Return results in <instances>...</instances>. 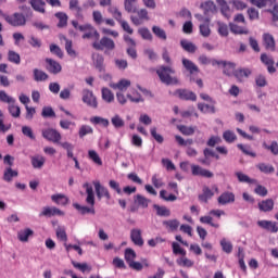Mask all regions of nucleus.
<instances>
[{"label":"nucleus","instance_id":"7","mask_svg":"<svg viewBox=\"0 0 278 278\" xmlns=\"http://www.w3.org/2000/svg\"><path fill=\"white\" fill-rule=\"evenodd\" d=\"M83 103H86V105L93 109H97L99 106V103L97 102V97H94V93L89 89L83 90Z\"/></svg>","mask_w":278,"mask_h":278},{"label":"nucleus","instance_id":"56","mask_svg":"<svg viewBox=\"0 0 278 278\" xmlns=\"http://www.w3.org/2000/svg\"><path fill=\"white\" fill-rule=\"evenodd\" d=\"M90 134H94V129H92L89 125H83L79 128L78 136L79 138H85V136H88Z\"/></svg>","mask_w":278,"mask_h":278},{"label":"nucleus","instance_id":"1","mask_svg":"<svg viewBox=\"0 0 278 278\" xmlns=\"http://www.w3.org/2000/svg\"><path fill=\"white\" fill-rule=\"evenodd\" d=\"M83 188H86V203L90 206H81L77 203L74 204L75 210L79 211L81 214H94V190L90 184L86 182Z\"/></svg>","mask_w":278,"mask_h":278},{"label":"nucleus","instance_id":"60","mask_svg":"<svg viewBox=\"0 0 278 278\" xmlns=\"http://www.w3.org/2000/svg\"><path fill=\"white\" fill-rule=\"evenodd\" d=\"M0 101L2 103H16V99L8 96V93L4 90H0Z\"/></svg>","mask_w":278,"mask_h":278},{"label":"nucleus","instance_id":"39","mask_svg":"<svg viewBox=\"0 0 278 278\" xmlns=\"http://www.w3.org/2000/svg\"><path fill=\"white\" fill-rule=\"evenodd\" d=\"M14 177H18V172L12 169V167H8L3 174L4 181H8V184H10V181H12Z\"/></svg>","mask_w":278,"mask_h":278},{"label":"nucleus","instance_id":"22","mask_svg":"<svg viewBox=\"0 0 278 278\" xmlns=\"http://www.w3.org/2000/svg\"><path fill=\"white\" fill-rule=\"evenodd\" d=\"M261 61L263 62V64H265V66H267L268 73L270 74L276 73L277 70L275 68V60H273V56H268L267 54H262Z\"/></svg>","mask_w":278,"mask_h":278},{"label":"nucleus","instance_id":"26","mask_svg":"<svg viewBox=\"0 0 278 278\" xmlns=\"http://www.w3.org/2000/svg\"><path fill=\"white\" fill-rule=\"evenodd\" d=\"M30 5L35 12H39L40 14H45L47 11L45 10L47 2L45 0H30Z\"/></svg>","mask_w":278,"mask_h":278},{"label":"nucleus","instance_id":"2","mask_svg":"<svg viewBox=\"0 0 278 278\" xmlns=\"http://www.w3.org/2000/svg\"><path fill=\"white\" fill-rule=\"evenodd\" d=\"M156 74L159 75L161 81L167 86H170V84H177V78L172 76L175 75V71L170 66H161L156 71Z\"/></svg>","mask_w":278,"mask_h":278},{"label":"nucleus","instance_id":"30","mask_svg":"<svg viewBox=\"0 0 278 278\" xmlns=\"http://www.w3.org/2000/svg\"><path fill=\"white\" fill-rule=\"evenodd\" d=\"M179 225L180 223L178 222V219H167L163 222V226L165 227V229H167V231H177L179 229Z\"/></svg>","mask_w":278,"mask_h":278},{"label":"nucleus","instance_id":"21","mask_svg":"<svg viewBox=\"0 0 278 278\" xmlns=\"http://www.w3.org/2000/svg\"><path fill=\"white\" fill-rule=\"evenodd\" d=\"M182 66L189 73V75H194V73H199V66H197V64H194V62L189 59H182Z\"/></svg>","mask_w":278,"mask_h":278},{"label":"nucleus","instance_id":"37","mask_svg":"<svg viewBox=\"0 0 278 278\" xmlns=\"http://www.w3.org/2000/svg\"><path fill=\"white\" fill-rule=\"evenodd\" d=\"M60 147H62V149L66 151L67 157H70L71 160H73V157H76L73 153V151L75 150V146H73V143L65 141L63 143H60Z\"/></svg>","mask_w":278,"mask_h":278},{"label":"nucleus","instance_id":"14","mask_svg":"<svg viewBox=\"0 0 278 278\" xmlns=\"http://www.w3.org/2000/svg\"><path fill=\"white\" fill-rule=\"evenodd\" d=\"M257 225L262 229H266V231H270L271 233H277V231H278V224H277V222L258 220Z\"/></svg>","mask_w":278,"mask_h":278},{"label":"nucleus","instance_id":"3","mask_svg":"<svg viewBox=\"0 0 278 278\" xmlns=\"http://www.w3.org/2000/svg\"><path fill=\"white\" fill-rule=\"evenodd\" d=\"M3 18L11 27H25L27 25V17L23 13L15 12L12 15L4 13Z\"/></svg>","mask_w":278,"mask_h":278},{"label":"nucleus","instance_id":"18","mask_svg":"<svg viewBox=\"0 0 278 278\" xmlns=\"http://www.w3.org/2000/svg\"><path fill=\"white\" fill-rule=\"evenodd\" d=\"M200 8L203 10L205 16H208V14H216L217 12L216 3L212 0L203 2Z\"/></svg>","mask_w":278,"mask_h":278},{"label":"nucleus","instance_id":"52","mask_svg":"<svg viewBox=\"0 0 278 278\" xmlns=\"http://www.w3.org/2000/svg\"><path fill=\"white\" fill-rule=\"evenodd\" d=\"M153 207L156 211L157 216H165V217L170 216V210H168V207L161 206V205H157V204H154Z\"/></svg>","mask_w":278,"mask_h":278},{"label":"nucleus","instance_id":"25","mask_svg":"<svg viewBox=\"0 0 278 278\" xmlns=\"http://www.w3.org/2000/svg\"><path fill=\"white\" fill-rule=\"evenodd\" d=\"M45 162H47V159H45V156L37 154L30 157V163L33 168H42V166H45Z\"/></svg>","mask_w":278,"mask_h":278},{"label":"nucleus","instance_id":"49","mask_svg":"<svg viewBox=\"0 0 278 278\" xmlns=\"http://www.w3.org/2000/svg\"><path fill=\"white\" fill-rule=\"evenodd\" d=\"M233 75L237 79H239V81H242V79H244V77H249V75H251V70H249V68L236 70Z\"/></svg>","mask_w":278,"mask_h":278},{"label":"nucleus","instance_id":"17","mask_svg":"<svg viewBox=\"0 0 278 278\" xmlns=\"http://www.w3.org/2000/svg\"><path fill=\"white\" fill-rule=\"evenodd\" d=\"M129 86H131V80L129 79H121L118 83H110V88L119 90L118 92H125Z\"/></svg>","mask_w":278,"mask_h":278},{"label":"nucleus","instance_id":"40","mask_svg":"<svg viewBox=\"0 0 278 278\" xmlns=\"http://www.w3.org/2000/svg\"><path fill=\"white\" fill-rule=\"evenodd\" d=\"M152 33L154 34V36H156V38H159L160 40H167V36H166V30H164V28L160 27V26H152Z\"/></svg>","mask_w":278,"mask_h":278},{"label":"nucleus","instance_id":"63","mask_svg":"<svg viewBox=\"0 0 278 278\" xmlns=\"http://www.w3.org/2000/svg\"><path fill=\"white\" fill-rule=\"evenodd\" d=\"M125 260H126L127 264H129L130 262H134L136 260V251H134L130 248L126 249L125 250Z\"/></svg>","mask_w":278,"mask_h":278},{"label":"nucleus","instance_id":"27","mask_svg":"<svg viewBox=\"0 0 278 278\" xmlns=\"http://www.w3.org/2000/svg\"><path fill=\"white\" fill-rule=\"evenodd\" d=\"M51 201L56 205H68V197L64 193H56L51 195Z\"/></svg>","mask_w":278,"mask_h":278},{"label":"nucleus","instance_id":"43","mask_svg":"<svg viewBox=\"0 0 278 278\" xmlns=\"http://www.w3.org/2000/svg\"><path fill=\"white\" fill-rule=\"evenodd\" d=\"M88 157L93 162V164H97L98 166H103V161H101V156H99V153L94 150L88 151Z\"/></svg>","mask_w":278,"mask_h":278},{"label":"nucleus","instance_id":"47","mask_svg":"<svg viewBox=\"0 0 278 278\" xmlns=\"http://www.w3.org/2000/svg\"><path fill=\"white\" fill-rule=\"evenodd\" d=\"M178 266H182L185 268H192L194 266V262H192L190 258L186 257V255H182L177 261Z\"/></svg>","mask_w":278,"mask_h":278},{"label":"nucleus","instance_id":"10","mask_svg":"<svg viewBox=\"0 0 278 278\" xmlns=\"http://www.w3.org/2000/svg\"><path fill=\"white\" fill-rule=\"evenodd\" d=\"M191 173L194 177H205L206 179H212V177H214V173L199 165H191Z\"/></svg>","mask_w":278,"mask_h":278},{"label":"nucleus","instance_id":"20","mask_svg":"<svg viewBox=\"0 0 278 278\" xmlns=\"http://www.w3.org/2000/svg\"><path fill=\"white\" fill-rule=\"evenodd\" d=\"M263 45L267 51H275V37L268 33H265L263 35Z\"/></svg>","mask_w":278,"mask_h":278},{"label":"nucleus","instance_id":"28","mask_svg":"<svg viewBox=\"0 0 278 278\" xmlns=\"http://www.w3.org/2000/svg\"><path fill=\"white\" fill-rule=\"evenodd\" d=\"M180 47L184 49V51H187V53H197V45L187 39L180 40Z\"/></svg>","mask_w":278,"mask_h":278},{"label":"nucleus","instance_id":"12","mask_svg":"<svg viewBox=\"0 0 278 278\" xmlns=\"http://www.w3.org/2000/svg\"><path fill=\"white\" fill-rule=\"evenodd\" d=\"M130 240L136 247H144V239H142V230L134 228L130 230Z\"/></svg>","mask_w":278,"mask_h":278},{"label":"nucleus","instance_id":"54","mask_svg":"<svg viewBox=\"0 0 278 278\" xmlns=\"http://www.w3.org/2000/svg\"><path fill=\"white\" fill-rule=\"evenodd\" d=\"M256 168H258V170H261V173H265V175L275 173V167L273 165H268L266 163H258L256 165Z\"/></svg>","mask_w":278,"mask_h":278},{"label":"nucleus","instance_id":"31","mask_svg":"<svg viewBox=\"0 0 278 278\" xmlns=\"http://www.w3.org/2000/svg\"><path fill=\"white\" fill-rule=\"evenodd\" d=\"M29 236H34V230L26 228L24 230H20L17 232V239L20 242H28L29 241Z\"/></svg>","mask_w":278,"mask_h":278},{"label":"nucleus","instance_id":"16","mask_svg":"<svg viewBox=\"0 0 278 278\" xmlns=\"http://www.w3.org/2000/svg\"><path fill=\"white\" fill-rule=\"evenodd\" d=\"M47 71H49L52 75H58V73H62V65L52 59H46Z\"/></svg>","mask_w":278,"mask_h":278},{"label":"nucleus","instance_id":"35","mask_svg":"<svg viewBox=\"0 0 278 278\" xmlns=\"http://www.w3.org/2000/svg\"><path fill=\"white\" fill-rule=\"evenodd\" d=\"M90 123H92V125H101L102 127H110V119L101 116L91 117Z\"/></svg>","mask_w":278,"mask_h":278},{"label":"nucleus","instance_id":"34","mask_svg":"<svg viewBox=\"0 0 278 278\" xmlns=\"http://www.w3.org/2000/svg\"><path fill=\"white\" fill-rule=\"evenodd\" d=\"M198 110L203 114H216V108L205 103H198Z\"/></svg>","mask_w":278,"mask_h":278},{"label":"nucleus","instance_id":"33","mask_svg":"<svg viewBox=\"0 0 278 278\" xmlns=\"http://www.w3.org/2000/svg\"><path fill=\"white\" fill-rule=\"evenodd\" d=\"M33 75L36 81H47L49 79V75L42 70L35 68Z\"/></svg>","mask_w":278,"mask_h":278},{"label":"nucleus","instance_id":"19","mask_svg":"<svg viewBox=\"0 0 278 278\" xmlns=\"http://www.w3.org/2000/svg\"><path fill=\"white\" fill-rule=\"evenodd\" d=\"M93 66L99 71V73H104L105 72V59L99 54V53H93Z\"/></svg>","mask_w":278,"mask_h":278},{"label":"nucleus","instance_id":"32","mask_svg":"<svg viewBox=\"0 0 278 278\" xmlns=\"http://www.w3.org/2000/svg\"><path fill=\"white\" fill-rule=\"evenodd\" d=\"M70 10L76 13L77 18H84L81 7H79V0H70Z\"/></svg>","mask_w":278,"mask_h":278},{"label":"nucleus","instance_id":"55","mask_svg":"<svg viewBox=\"0 0 278 278\" xmlns=\"http://www.w3.org/2000/svg\"><path fill=\"white\" fill-rule=\"evenodd\" d=\"M65 40V50L66 53L71 56V58H77V52L73 49V41L66 39V37H64Z\"/></svg>","mask_w":278,"mask_h":278},{"label":"nucleus","instance_id":"48","mask_svg":"<svg viewBox=\"0 0 278 278\" xmlns=\"http://www.w3.org/2000/svg\"><path fill=\"white\" fill-rule=\"evenodd\" d=\"M83 38L84 40L93 38L96 41H98L99 38H101V35H99V31L91 26V29H88L87 33L83 35Z\"/></svg>","mask_w":278,"mask_h":278},{"label":"nucleus","instance_id":"36","mask_svg":"<svg viewBox=\"0 0 278 278\" xmlns=\"http://www.w3.org/2000/svg\"><path fill=\"white\" fill-rule=\"evenodd\" d=\"M236 177L240 184H257V180L251 179L247 174L242 172H237Z\"/></svg>","mask_w":278,"mask_h":278},{"label":"nucleus","instance_id":"41","mask_svg":"<svg viewBox=\"0 0 278 278\" xmlns=\"http://www.w3.org/2000/svg\"><path fill=\"white\" fill-rule=\"evenodd\" d=\"M212 197H214V192L211 191L210 188L204 187L203 193L199 195V201H202V203H207V201H210V199H212Z\"/></svg>","mask_w":278,"mask_h":278},{"label":"nucleus","instance_id":"15","mask_svg":"<svg viewBox=\"0 0 278 278\" xmlns=\"http://www.w3.org/2000/svg\"><path fill=\"white\" fill-rule=\"evenodd\" d=\"M177 97L182 101H197V93L187 90V89H178L176 91Z\"/></svg>","mask_w":278,"mask_h":278},{"label":"nucleus","instance_id":"4","mask_svg":"<svg viewBox=\"0 0 278 278\" xmlns=\"http://www.w3.org/2000/svg\"><path fill=\"white\" fill-rule=\"evenodd\" d=\"M92 47L98 51H103V49H106L108 51H114L116 49V43H114V40L108 37H102L100 41H94Z\"/></svg>","mask_w":278,"mask_h":278},{"label":"nucleus","instance_id":"13","mask_svg":"<svg viewBox=\"0 0 278 278\" xmlns=\"http://www.w3.org/2000/svg\"><path fill=\"white\" fill-rule=\"evenodd\" d=\"M39 216H46L47 218H51L52 216H64V212L55 206H45Z\"/></svg>","mask_w":278,"mask_h":278},{"label":"nucleus","instance_id":"57","mask_svg":"<svg viewBox=\"0 0 278 278\" xmlns=\"http://www.w3.org/2000/svg\"><path fill=\"white\" fill-rule=\"evenodd\" d=\"M8 60L12 64H21V54L16 53L14 50L8 52Z\"/></svg>","mask_w":278,"mask_h":278},{"label":"nucleus","instance_id":"53","mask_svg":"<svg viewBox=\"0 0 278 278\" xmlns=\"http://www.w3.org/2000/svg\"><path fill=\"white\" fill-rule=\"evenodd\" d=\"M55 16L59 18L58 27H66L68 25V15L66 13L58 12Z\"/></svg>","mask_w":278,"mask_h":278},{"label":"nucleus","instance_id":"46","mask_svg":"<svg viewBox=\"0 0 278 278\" xmlns=\"http://www.w3.org/2000/svg\"><path fill=\"white\" fill-rule=\"evenodd\" d=\"M127 99H129L131 103H144V99L138 91H132V93H127Z\"/></svg>","mask_w":278,"mask_h":278},{"label":"nucleus","instance_id":"59","mask_svg":"<svg viewBox=\"0 0 278 278\" xmlns=\"http://www.w3.org/2000/svg\"><path fill=\"white\" fill-rule=\"evenodd\" d=\"M9 112L13 118L21 116V108L14 103L9 104Z\"/></svg>","mask_w":278,"mask_h":278},{"label":"nucleus","instance_id":"24","mask_svg":"<svg viewBox=\"0 0 278 278\" xmlns=\"http://www.w3.org/2000/svg\"><path fill=\"white\" fill-rule=\"evenodd\" d=\"M275 207V201L273 199H267L258 202V210L261 212H273Z\"/></svg>","mask_w":278,"mask_h":278},{"label":"nucleus","instance_id":"58","mask_svg":"<svg viewBox=\"0 0 278 278\" xmlns=\"http://www.w3.org/2000/svg\"><path fill=\"white\" fill-rule=\"evenodd\" d=\"M41 116L43 118H55V111L51 106H43L41 111Z\"/></svg>","mask_w":278,"mask_h":278},{"label":"nucleus","instance_id":"6","mask_svg":"<svg viewBox=\"0 0 278 278\" xmlns=\"http://www.w3.org/2000/svg\"><path fill=\"white\" fill-rule=\"evenodd\" d=\"M124 40L127 45L126 53L131 60H138V51L136 50V40H134L129 35H124Z\"/></svg>","mask_w":278,"mask_h":278},{"label":"nucleus","instance_id":"38","mask_svg":"<svg viewBox=\"0 0 278 278\" xmlns=\"http://www.w3.org/2000/svg\"><path fill=\"white\" fill-rule=\"evenodd\" d=\"M102 99L105 103H112L114 101V93L109 88L103 87L101 89Z\"/></svg>","mask_w":278,"mask_h":278},{"label":"nucleus","instance_id":"11","mask_svg":"<svg viewBox=\"0 0 278 278\" xmlns=\"http://www.w3.org/2000/svg\"><path fill=\"white\" fill-rule=\"evenodd\" d=\"M217 202L219 205H229L230 203H236V194H233L231 191H225L218 197Z\"/></svg>","mask_w":278,"mask_h":278},{"label":"nucleus","instance_id":"44","mask_svg":"<svg viewBox=\"0 0 278 278\" xmlns=\"http://www.w3.org/2000/svg\"><path fill=\"white\" fill-rule=\"evenodd\" d=\"M178 130L180 131V134H182V136H194L197 127L180 125L178 126Z\"/></svg>","mask_w":278,"mask_h":278},{"label":"nucleus","instance_id":"64","mask_svg":"<svg viewBox=\"0 0 278 278\" xmlns=\"http://www.w3.org/2000/svg\"><path fill=\"white\" fill-rule=\"evenodd\" d=\"M264 149L270 151L274 155H278V143L277 141H273L270 146L263 143Z\"/></svg>","mask_w":278,"mask_h":278},{"label":"nucleus","instance_id":"29","mask_svg":"<svg viewBox=\"0 0 278 278\" xmlns=\"http://www.w3.org/2000/svg\"><path fill=\"white\" fill-rule=\"evenodd\" d=\"M199 29L203 38H210V36L212 35V29L210 28V17L205 18L204 24H200Z\"/></svg>","mask_w":278,"mask_h":278},{"label":"nucleus","instance_id":"61","mask_svg":"<svg viewBox=\"0 0 278 278\" xmlns=\"http://www.w3.org/2000/svg\"><path fill=\"white\" fill-rule=\"evenodd\" d=\"M149 199L144 198L141 194H137L135 197V203H138V205H140V207H149Z\"/></svg>","mask_w":278,"mask_h":278},{"label":"nucleus","instance_id":"62","mask_svg":"<svg viewBox=\"0 0 278 278\" xmlns=\"http://www.w3.org/2000/svg\"><path fill=\"white\" fill-rule=\"evenodd\" d=\"M230 31L232 34H249V30L244 27L238 26L237 24L230 23Z\"/></svg>","mask_w":278,"mask_h":278},{"label":"nucleus","instance_id":"50","mask_svg":"<svg viewBox=\"0 0 278 278\" xmlns=\"http://www.w3.org/2000/svg\"><path fill=\"white\" fill-rule=\"evenodd\" d=\"M111 123L115 129H122V127H125V119L121 117V115H114L111 118Z\"/></svg>","mask_w":278,"mask_h":278},{"label":"nucleus","instance_id":"5","mask_svg":"<svg viewBox=\"0 0 278 278\" xmlns=\"http://www.w3.org/2000/svg\"><path fill=\"white\" fill-rule=\"evenodd\" d=\"M42 137L46 140H49V142H53L54 144H62V134L60 131L53 129V128H48L42 130Z\"/></svg>","mask_w":278,"mask_h":278},{"label":"nucleus","instance_id":"23","mask_svg":"<svg viewBox=\"0 0 278 278\" xmlns=\"http://www.w3.org/2000/svg\"><path fill=\"white\" fill-rule=\"evenodd\" d=\"M216 3L219 5L220 12L225 18H229L231 14H233V11H231V8H229L226 0H216Z\"/></svg>","mask_w":278,"mask_h":278},{"label":"nucleus","instance_id":"9","mask_svg":"<svg viewBox=\"0 0 278 278\" xmlns=\"http://www.w3.org/2000/svg\"><path fill=\"white\" fill-rule=\"evenodd\" d=\"M135 14H137V16H130V21L134 25H142V21H149V11H147V9H137V12H135Z\"/></svg>","mask_w":278,"mask_h":278},{"label":"nucleus","instance_id":"42","mask_svg":"<svg viewBox=\"0 0 278 278\" xmlns=\"http://www.w3.org/2000/svg\"><path fill=\"white\" fill-rule=\"evenodd\" d=\"M223 138L225 142H228V144H231L236 142V140H238V136H236V132H233L232 130H225L223 132Z\"/></svg>","mask_w":278,"mask_h":278},{"label":"nucleus","instance_id":"51","mask_svg":"<svg viewBox=\"0 0 278 278\" xmlns=\"http://www.w3.org/2000/svg\"><path fill=\"white\" fill-rule=\"evenodd\" d=\"M238 149L244 153V155H250V157H257V154L253 152L251 146H244L242 143L237 144Z\"/></svg>","mask_w":278,"mask_h":278},{"label":"nucleus","instance_id":"45","mask_svg":"<svg viewBox=\"0 0 278 278\" xmlns=\"http://www.w3.org/2000/svg\"><path fill=\"white\" fill-rule=\"evenodd\" d=\"M138 0H125L124 1V8H125L126 12H128L129 14L136 13L137 9H138V8H136V2Z\"/></svg>","mask_w":278,"mask_h":278},{"label":"nucleus","instance_id":"8","mask_svg":"<svg viewBox=\"0 0 278 278\" xmlns=\"http://www.w3.org/2000/svg\"><path fill=\"white\" fill-rule=\"evenodd\" d=\"M93 186H94L96 194L99 201H101L103 197L106 198V201H110V199H112V195L110 194V190H108V188L102 186V184L99 180H94Z\"/></svg>","mask_w":278,"mask_h":278}]
</instances>
